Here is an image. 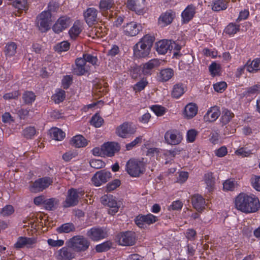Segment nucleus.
Wrapping results in <instances>:
<instances>
[{
	"mask_svg": "<svg viewBox=\"0 0 260 260\" xmlns=\"http://www.w3.org/2000/svg\"><path fill=\"white\" fill-rule=\"evenodd\" d=\"M236 208L245 213L256 212L260 207L258 199L254 196L240 193L235 199Z\"/></svg>",
	"mask_w": 260,
	"mask_h": 260,
	"instance_id": "1",
	"label": "nucleus"
},
{
	"mask_svg": "<svg viewBox=\"0 0 260 260\" xmlns=\"http://www.w3.org/2000/svg\"><path fill=\"white\" fill-rule=\"evenodd\" d=\"M154 41V37L149 35L144 36L134 46V55L137 58H143L148 56Z\"/></svg>",
	"mask_w": 260,
	"mask_h": 260,
	"instance_id": "2",
	"label": "nucleus"
},
{
	"mask_svg": "<svg viewBox=\"0 0 260 260\" xmlns=\"http://www.w3.org/2000/svg\"><path fill=\"white\" fill-rule=\"evenodd\" d=\"M66 244L74 252H84L89 248L90 242L83 236L76 235L68 240Z\"/></svg>",
	"mask_w": 260,
	"mask_h": 260,
	"instance_id": "3",
	"label": "nucleus"
},
{
	"mask_svg": "<svg viewBox=\"0 0 260 260\" xmlns=\"http://www.w3.org/2000/svg\"><path fill=\"white\" fill-rule=\"evenodd\" d=\"M126 170L130 176L138 177L144 173L145 165L142 161L131 159L126 163Z\"/></svg>",
	"mask_w": 260,
	"mask_h": 260,
	"instance_id": "4",
	"label": "nucleus"
},
{
	"mask_svg": "<svg viewBox=\"0 0 260 260\" xmlns=\"http://www.w3.org/2000/svg\"><path fill=\"white\" fill-rule=\"evenodd\" d=\"M84 191L81 189L71 188L68 190L66 200L62 203L64 208H68L77 205L79 198L83 196Z\"/></svg>",
	"mask_w": 260,
	"mask_h": 260,
	"instance_id": "5",
	"label": "nucleus"
},
{
	"mask_svg": "<svg viewBox=\"0 0 260 260\" xmlns=\"http://www.w3.org/2000/svg\"><path fill=\"white\" fill-rule=\"evenodd\" d=\"M49 7L50 6H49L48 11L42 12L37 18V26L41 31H46L50 28L51 14L50 13L51 9Z\"/></svg>",
	"mask_w": 260,
	"mask_h": 260,
	"instance_id": "6",
	"label": "nucleus"
},
{
	"mask_svg": "<svg viewBox=\"0 0 260 260\" xmlns=\"http://www.w3.org/2000/svg\"><path fill=\"white\" fill-rule=\"evenodd\" d=\"M52 183L53 179L49 177H45L38 179L30 186V190L34 192L42 191L51 185Z\"/></svg>",
	"mask_w": 260,
	"mask_h": 260,
	"instance_id": "7",
	"label": "nucleus"
},
{
	"mask_svg": "<svg viewBox=\"0 0 260 260\" xmlns=\"http://www.w3.org/2000/svg\"><path fill=\"white\" fill-rule=\"evenodd\" d=\"M90 66L85 62L83 57L77 58L75 60V66L73 68V73L77 76H82L87 73Z\"/></svg>",
	"mask_w": 260,
	"mask_h": 260,
	"instance_id": "8",
	"label": "nucleus"
},
{
	"mask_svg": "<svg viewBox=\"0 0 260 260\" xmlns=\"http://www.w3.org/2000/svg\"><path fill=\"white\" fill-rule=\"evenodd\" d=\"M87 236L92 241H98L107 237L106 230L101 228H92L86 233Z\"/></svg>",
	"mask_w": 260,
	"mask_h": 260,
	"instance_id": "9",
	"label": "nucleus"
},
{
	"mask_svg": "<svg viewBox=\"0 0 260 260\" xmlns=\"http://www.w3.org/2000/svg\"><path fill=\"white\" fill-rule=\"evenodd\" d=\"M136 132V128L128 122H124L116 128V133L120 137L125 138Z\"/></svg>",
	"mask_w": 260,
	"mask_h": 260,
	"instance_id": "10",
	"label": "nucleus"
},
{
	"mask_svg": "<svg viewBox=\"0 0 260 260\" xmlns=\"http://www.w3.org/2000/svg\"><path fill=\"white\" fill-rule=\"evenodd\" d=\"M119 244L123 246H131L135 243L134 233L131 232L121 233L117 236Z\"/></svg>",
	"mask_w": 260,
	"mask_h": 260,
	"instance_id": "11",
	"label": "nucleus"
},
{
	"mask_svg": "<svg viewBox=\"0 0 260 260\" xmlns=\"http://www.w3.org/2000/svg\"><path fill=\"white\" fill-rule=\"evenodd\" d=\"M111 173L105 170L97 172L92 178L93 184L99 186L103 183L107 182L111 178Z\"/></svg>",
	"mask_w": 260,
	"mask_h": 260,
	"instance_id": "12",
	"label": "nucleus"
},
{
	"mask_svg": "<svg viewBox=\"0 0 260 260\" xmlns=\"http://www.w3.org/2000/svg\"><path fill=\"white\" fill-rule=\"evenodd\" d=\"M157 220V217L150 213L147 215L140 214L135 219L136 224L140 228H143L145 224H153Z\"/></svg>",
	"mask_w": 260,
	"mask_h": 260,
	"instance_id": "13",
	"label": "nucleus"
},
{
	"mask_svg": "<svg viewBox=\"0 0 260 260\" xmlns=\"http://www.w3.org/2000/svg\"><path fill=\"white\" fill-rule=\"evenodd\" d=\"M166 142L170 145L179 144L182 140V137L176 129H170L167 131L165 134Z\"/></svg>",
	"mask_w": 260,
	"mask_h": 260,
	"instance_id": "14",
	"label": "nucleus"
},
{
	"mask_svg": "<svg viewBox=\"0 0 260 260\" xmlns=\"http://www.w3.org/2000/svg\"><path fill=\"white\" fill-rule=\"evenodd\" d=\"M101 201L104 205L109 207L111 209L109 210V213L112 215L118 212L119 207L117 203L113 196L105 195L101 198Z\"/></svg>",
	"mask_w": 260,
	"mask_h": 260,
	"instance_id": "15",
	"label": "nucleus"
},
{
	"mask_svg": "<svg viewBox=\"0 0 260 260\" xmlns=\"http://www.w3.org/2000/svg\"><path fill=\"white\" fill-rule=\"evenodd\" d=\"M142 26L140 24L135 22H131L123 26V30L125 35L134 37L137 35L142 30Z\"/></svg>",
	"mask_w": 260,
	"mask_h": 260,
	"instance_id": "16",
	"label": "nucleus"
},
{
	"mask_svg": "<svg viewBox=\"0 0 260 260\" xmlns=\"http://www.w3.org/2000/svg\"><path fill=\"white\" fill-rule=\"evenodd\" d=\"M72 21L70 17L67 16L60 17L53 26V30L56 33L59 34L68 28L71 24Z\"/></svg>",
	"mask_w": 260,
	"mask_h": 260,
	"instance_id": "17",
	"label": "nucleus"
},
{
	"mask_svg": "<svg viewBox=\"0 0 260 260\" xmlns=\"http://www.w3.org/2000/svg\"><path fill=\"white\" fill-rule=\"evenodd\" d=\"M120 149V146L118 143L114 142H107L103 145L104 155L108 157L114 156L116 152Z\"/></svg>",
	"mask_w": 260,
	"mask_h": 260,
	"instance_id": "18",
	"label": "nucleus"
},
{
	"mask_svg": "<svg viewBox=\"0 0 260 260\" xmlns=\"http://www.w3.org/2000/svg\"><path fill=\"white\" fill-rule=\"evenodd\" d=\"M67 246L63 247L56 252V257L57 260H72L75 257L74 251Z\"/></svg>",
	"mask_w": 260,
	"mask_h": 260,
	"instance_id": "19",
	"label": "nucleus"
},
{
	"mask_svg": "<svg viewBox=\"0 0 260 260\" xmlns=\"http://www.w3.org/2000/svg\"><path fill=\"white\" fill-rule=\"evenodd\" d=\"M37 243V240L34 238H28L26 237H19L14 247L17 249L26 247L30 248L33 247V245Z\"/></svg>",
	"mask_w": 260,
	"mask_h": 260,
	"instance_id": "20",
	"label": "nucleus"
},
{
	"mask_svg": "<svg viewBox=\"0 0 260 260\" xmlns=\"http://www.w3.org/2000/svg\"><path fill=\"white\" fill-rule=\"evenodd\" d=\"M98 10L94 8H89L84 13V19L89 25H92L97 22Z\"/></svg>",
	"mask_w": 260,
	"mask_h": 260,
	"instance_id": "21",
	"label": "nucleus"
},
{
	"mask_svg": "<svg viewBox=\"0 0 260 260\" xmlns=\"http://www.w3.org/2000/svg\"><path fill=\"white\" fill-rule=\"evenodd\" d=\"M220 111L217 106L211 107L204 116V120L206 122H213L219 116Z\"/></svg>",
	"mask_w": 260,
	"mask_h": 260,
	"instance_id": "22",
	"label": "nucleus"
},
{
	"mask_svg": "<svg viewBox=\"0 0 260 260\" xmlns=\"http://www.w3.org/2000/svg\"><path fill=\"white\" fill-rule=\"evenodd\" d=\"M175 17V14L171 11L162 13L158 20V25L161 27H165L170 24Z\"/></svg>",
	"mask_w": 260,
	"mask_h": 260,
	"instance_id": "23",
	"label": "nucleus"
},
{
	"mask_svg": "<svg viewBox=\"0 0 260 260\" xmlns=\"http://www.w3.org/2000/svg\"><path fill=\"white\" fill-rule=\"evenodd\" d=\"M172 41L171 40H161L156 43V50L161 54H166L168 51L173 49Z\"/></svg>",
	"mask_w": 260,
	"mask_h": 260,
	"instance_id": "24",
	"label": "nucleus"
},
{
	"mask_svg": "<svg viewBox=\"0 0 260 260\" xmlns=\"http://www.w3.org/2000/svg\"><path fill=\"white\" fill-rule=\"evenodd\" d=\"M160 62L157 59L150 60L143 65L142 72L144 75H151L152 70L160 66Z\"/></svg>",
	"mask_w": 260,
	"mask_h": 260,
	"instance_id": "25",
	"label": "nucleus"
},
{
	"mask_svg": "<svg viewBox=\"0 0 260 260\" xmlns=\"http://www.w3.org/2000/svg\"><path fill=\"white\" fill-rule=\"evenodd\" d=\"M193 207L199 212H201L205 208V199L200 195H194L191 198Z\"/></svg>",
	"mask_w": 260,
	"mask_h": 260,
	"instance_id": "26",
	"label": "nucleus"
},
{
	"mask_svg": "<svg viewBox=\"0 0 260 260\" xmlns=\"http://www.w3.org/2000/svg\"><path fill=\"white\" fill-rule=\"evenodd\" d=\"M196 8L192 5H189L182 13V17L184 23L189 22L194 16Z\"/></svg>",
	"mask_w": 260,
	"mask_h": 260,
	"instance_id": "27",
	"label": "nucleus"
},
{
	"mask_svg": "<svg viewBox=\"0 0 260 260\" xmlns=\"http://www.w3.org/2000/svg\"><path fill=\"white\" fill-rule=\"evenodd\" d=\"M198 112V107L195 104L190 103L187 105L184 109V114L188 119L194 117Z\"/></svg>",
	"mask_w": 260,
	"mask_h": 260,
	"instance_id": "28",
	"label": "nucleus"
},
{
	"mask_svg": "<svg viewBox=\"0 0 260 260\" xmlns=\"http://www.w3.org/2000/svg\"><path fill=\"white\" fill-rule=\"evenodd\" d=\"M234 117V114L232 112L228 109L223 108L220 120L222 125H224L229 123Z\"/></svg>",
	"mask_w": 260,
	"mask_h": 260,
	"instance_id": "29",
	"label": "nucleus"
},
{
	"mask_svg": "<svg viewBox=\"0 0 260 260\" xmlns=\"http://www.w3.org/2000/svg\"><path fill=\"white\" fill-rule=\"evenodd\" d=\"M204 180L206 184V188L209 192L212 191L215 185V178L213 176V173L210 172L205 174L204 176Z\"/></svg>",
	"mask_w": 260,
	"mask_h": 260,
	"instance_id": "30",
	"label": "nucleus"
},
{
	"mask_svg": "<svg viewBox=\"0 0 260 260\" xmlns=\"http://www.w3.org/2000/svg\"><path fill=\"white\" fill-rule=\"evenodd\" d=\"M59 203V201L56 198L46 199L44 202V207L47 210H54L56 209Z\"/></svg>",
	"mask_w": 260,
	"mask_h": 260,
	"instance_id": "31",
	"label": "nucleus"
},
{
	"mask_svg": "<svg viewBox=\"0 0 260 260\" xmlns=\"http://www.w3.org/2000/svg\"><path fill=\"white\" fill-rule=\"evenodd\" d=\"M247 71L250 73L256 72L260 70V58H257L246 63Z\"/></svg>",
	"mask_w": 260,
	"mask_h": 260,
	"instance_id": "32",
	"label": "nucleus"
},
{
	"mask_svg": "<svg viewBox=\"0 0 260 260\" xmlns=\"http://www.w3.org/2000/svg\"><path fill=\"white\" fill-rule=\"evenodd\" d=\"M87 143L86 140L81 135H77L74 137L71 141V144L77 148L84 147Z\"/></svg>",
	"mask_w": 260,
	"mask_h": 260,
	"instance_id": "33",
	"label": "nucleus"
},
{
	"mask_svg": "<svg viewBox=\"0 0 260 260\" xmlns=\"http://www.w3.org/2000/svg\"><path fill=\"white\" fill-rule=\"evenodd\" d=\"M82 30V27L81 24L77 21L75 22L73 26L70 28L69 34L71 38L73 39H75Z\"/></svg>",
	"mask_w": 260,
	"mask_h": 260,
	"instance_id": "34",
	"label": "nucleus"
},
{
	"mask_svg": "<svg viewBox=\"0 0 260 260\" xmlns=\"http://www.w3.org/2000/svg\"><path fill=\"white\" fill-rule=\"evenodd\" d=\"M49 133L50 137L55 140L61 141L65 137V133L57 127L51 128Z\"/></svg>",
	"mask_w": 260,
	"mask_h": 260,
	"instance_id": "35",
	"label": "nucleus"
},
{
	"mask_svg": "<svg viewBox=\"0 0 260 260\" xmlns=\"http://www.w3.org/2000/svg\"><path fill=\"white\" fill-rule=\"evenodd\" d=\"M184 86L183 84L179 83L176 84L172 91V96L175 98H179L185 92Z\"/></svg>",
	"mask_w": 260,
	"mask_h": 260,
	"instance_id": "36",
	"label": "nucleus"
},
{
	"mask_svg": "<svg viewBox=\"0 0 260 260\" xmlns=\"http://www.w3.org/2000/svg\"><path fill=\"white\" fill-rule=\"evenodd\" d=\"M76 228L72 223H64L56 229V231L60 234L69 233L70 232H74Z\"/></svg>",
	"mask_w": 260,
	"mask_h": 260,
	"instance_id": "37",
	"label": "nucleus"
},
{
	"mask_svg": "<svg viewBox=\"0 0 260 260\" xmlns=\"http://www.w3.org/2000/svg\"><path fill=\"white\" fill-rule=\"evenodd\" d=\"M114 5V0H101L99 8L101 12H104L113 8Z\"/></svg>",
	"mask_w": 260,
	"mask_h": 260,
	"instance_id": "38",
	"label": "nucleus"
},
{
	"mask_svg": "<svg viewBox=\"0 0 260 260\" xmlns=\"http://www.w3.org/2000/svg\"><path fill=\"white\" fill-rule=\"evenodd\" d=\"M174 75V71L171 69L161 70L159 73L160 80L166 82L169 80Z\"/></svg>",
	"mask_w": 260,
	"mask_h": 260,
	"instance_id": "39",
	"label": "nucleus"
},
{
	"mask_svg": "<svg viewBox=\"0 0 260 260\" xmlns=\"http://www.w3.org/2000/svg\"><path fill=\"white\" fill-rule=\"evenodd\" d=\"M22 98L24 103L29 105L35 101L36 96L32 91H26L23 93Z\"/></svg>",
	"mask_w": 260,
	"mask_h": 260,
	"instance_id": "40",
	"label": "nucleus"
},
{
	"mask_svg": "<svg viewBox=\"0 0 260 260\" xmlns=\"http://www.w3.org/2000/svg\"><path fill=\"white\" fill-rule=\"evenodd\" d=\"M17 45L14 42H9L6 44L5 47V52L7 56H12L15 55L16 52Z\"/></svg>",
	"mask_w": 260,
	"mask_h": 260,
	"instance_id": "41",
	"label": "nucleus"
},
{
	"mask_svg": "<svg viewBox=\"0 0 260 260\" xmlns=\"http://www.w3.org/2000/svg\"><path fill=\"white\" fill-rule=\"evenodd\" d=\"M228 2L225 0H216L212 6V10L214 11H219L227 8Z\"/></svg>",
	"mask_w": 260,
	"mask_h": 260,
	"instance_id": "42",
	"label": "nucleus"
},
{
	"mask_svg": "<svg viewBox=\"0 0 260 260\" xmlns=\"http://www.w3.org/2000/svg\"><path fill=\"white\" fill-rule=\"evenodd\" d=\"M240 30V25L234 23H230L225 28V33L229 35H234Z\"/></svg>",
	"mask_w": 260,
	"mask_h": 260,
	"instance_id": "43",
	"label": "nucleus"
},
{
	"mask_svg": "<svg viewBox=\"0 0 260 260\" xmlns=\"http://www.w3.org/2000/svg\"><path fill=\"white\" fill-rule=\"evenodd\" d=\"M70 43L67 41H63L54 46L55 51L60 53L63 51H66L70 48Z\"/></svg>",
	"mask_w": 260,
	"mask_h": 260,
	"instance_id": "44",
	"label": "nucleus"
},
{
	"mask_svg": "<svg viewBox=\"0 0 260 260\" xmlns=\"http://www.w3.org/2000/svg\"><path fill=\"white\" fill-rule=\"evenodd\" d=\"M112 243L110 241H106L95 246V250L98 252H102L108 250L111 247Z\"/></svg>",
	"mask_w": 260,
	"mask_h": 260,
	"instance_id": "45",
	"label": "nucleus"
},
{
	"mask_svg": "<svg viewBox=\"0 0 260 260\" xmlns=\"http://www.w3.org/2000/svg\"><path fill=\"white\" fill-rule=\"evenodd\" d=\"M65 99V91L63 90H60L56 94L52 96V99L56 104L62 102Z\"/></svg>",
	"mask_w": 260,
	"mask_h": 260,
	"instance_id": "46",
	"label": "nucleus"
},
{
	"mask_svg": "<svg viewBox=\"0 0 260 260\" xmlns=\"http://www.w3.org/2000/svg\"><path fill=\"white\" fill-rule=\"evenodd\" d=\"M260 93V85L255 84L246 88L245 94L250 95Z\"/></svg>",
	"mask_w": 260,
	"mask_h": 260,
	"instance_id": "47",
	"label": "nucleus"
},
{
	"mask_svg": "<svg viewBox=\"0 0 260 260\" xmlns=\"http://www.w3.org/2000/svg\"><path fill=\"white\" fill-rule=\"evenodd\" d=\"M36 128L33 126L25 128L23 131V135L27 139H31L36 134Z\"/></svg>",
	"mask_w": 260,
	"mask_h": 260,
	"instance_id": "48",
	"label": "nucleus"
},
{
	"mask_svg": "<svg viewBox=\"0 0 260 260\" xmlns=\"http://www.w3.org/2000/svg\"><path fill=\"white\" fill-rule=\"evenodd\" d=\"M90 166L95 169H100L105 166V163L100 159H93L90 161Z\"/></svg>",
	"mask_w": 260,
	"mask_h": 260,
	"instance_id": "49",
	"label": "nucleus"
},
{
	"mask_svg": "<svg viewBox=\"0 0 260 260\" xmlns=\"http://www.w3.org/2000/svg\"><path fill=\"white\" fill-rule=\"evenodd\" d=\"M90 122L95 127H100L103 123L104 119L98 114H95L92 117Z\"/></svg>",
	"mask_w": 260,
	"mask_h": 260,
	"instance_id": "50",
	"label": "nucleus"
},
{
	"mask_svg": "<svg viewBox=\"0 0 260 260\" xmlns=\"http://www.w3.org/2000/svg\"><path fill=\"white\" fill-rule=\"evenodd\" d=\"M83 58H84V60H85V62H89L92 65H95L98 62V58L96 56H94L90 54H83Z\"/></svg>",
	"mask_w": 260,
	"mask_h": 260,
	"instance_id": "51",
	"label": "nucleus"
},
{
	"mask_svg": "<svg viewBox=\"0 0 260 260\" xmlns=\"http://www.w3.org/2000/svg\"><path fill=\"white\" fill-rule=\"evenodd\" d=\"M147 84L146 79L143 78L134 85L133 89L136 92L141 91L145 88Z\"/></svg>",
	"mask_w": 260,
	"mask_h": 260,
	"instance_id": "52",
	"label": "nucleus"
},
{
	"mask_svg": "<svg viewBox=\"0 0 260 260\" xmlns=\"http://www.w3.org/2000/svg\"><path fill=\"white\" fill-rule=\"evenodd\" d=\"M236 183L230 179L226 180L223 183V188L224 190L232 191L236 186Z\"/></svg>",
	"mask_w": 260,
	"mask_h": 260,
	"instance_id": "53",
	"label": "nucleus"
},
{
	"mask_svg": "<svg viewBox=\"0 0 260 260\" xmlns=\"http://www.w3.org/2000/svg\"><path fill=\"white\" fill-rule=\"evenodd\" d=\"M209 70L211 75L215 76L220 72V65L214 62L210 65Z\"/></svg>",
	"mask_w": 260,
	"mask_h": 260,
	"instance_id": "54",
	"label": "nucleus"
},
{
	"mask_svg": "<svg viewBox=\"0 0 260 260\" xmlns=\"http://www.w3.org/2000/svg\"><path fill=\"white\" fill-rule=\"evenodd\" d=\"M227 87L226 82H220L213 85L214 90L218 92H222Z\"/></svg>",
	"mask_w": 260,
	"mask_h": 260,
	"instance_id": "55",
	"label": "nucleus"
},
{
	"mask_svg": "<svg viewBox=\"0 0 260 260\" xmlns=\"http://www.w3.org/2000/svg\"><path fill=\"white\" fill-rule=\"evenodd\" d=\"M142 137H137L133 141L126 145V150H130L138 144H141L142 142Z\"/></svg>",
	"mask_w": 260,
	"mask_h": 260,
	"instance_id": "56",
	"label": "nucleus"
},
{
	"mask_svg": "<svg viewBox=\"0 0 260 260\" xmlns=\"http://www.w3.org/2000/svg\"><path fill=\"white\" fill-rule=\"evenodd\" d=\"M151 108L158 116H162L165 112V108L161 106L153 105Z\"/></svg>",
	"mask_w": 260,
	"mask_h": 260,
	"instance_id": "57",
	"label": "nucleus"
},
{
	"mask_svg": "<svg viewBox=\"0 0 260 260\" xmlns=\"http://www.w3.org/2000/svg\"><path fill=\"white\" fill-rule=\"evenodd\" d=\"M198 135V132L194 129H189L187 133V140L189 142L194 141Z\"/></svg>",
	"mask_w": 260,
	"mask_h": 260,
	"instance_id": "58",
	"label": "nucleus"
},
{
	"mask_svg": "<svg viewBox=\"0 0 260 260\" xmlns=\"http://www.w3.org/2000/svg\"><path fill=\"white\" fill-rule=\"evenodd\" d=\"M20 92L18 90H15L11 92L5 94L3 98L5 100L16 99L20 95Z\"/></svg>",
	"mask_w": 260,
	"mask_h": 260,
	"instance_id": "59",
	"label": "nucleus"
},
{
	"mask_svg": "<svg viewBox=\"0 0 260 260\" xmlns=\"http://www.w3.org/2000/svg\"><path fill=\"white\" fill-rule=\"evenodd\" d=\"M14 6L21 10L25 9L27 7V1L26 0H15L14 2Z\"/></svg>",
	"mask_w": 260,
	"mask_h": 260,
	"instance_id": "60",
	"label": "nucleus"
},
{
	"mask_svg": "<svg viewBox=\"0 0 260 260\" xmlns=\"http://www.w3.org/2000/svg\"><path fill=\"white\" fill-rule=\"evenodd\" d=\"M120 181L119 180H114L112 182H110L107 184V190L108 191H112L116 189L117 187H118L120 185Z\"/></svg>",
	"mask_w": 260,
	"mask_h": 260,
	"instance_id": "61",
	"label": "nucleus"
},
{
	"mask_svg": "<svg viewBox=\"0 0 260 260\" xmlns=\"http://www.w3.org/2000/svg\"><path fill=\"white\" fill-rule=\"evenodd\" d=\"M252 186L257 191H260V176H255L251 179Z\"/></svg>",
	"mask_w": 260,
	"mask_h": 260,
	"instance_id": "62",
	"label": "nucleus"
},
{
	"mask_svg": "<svg viewBox=\"0 0 260 260\" xmlns=\"http://www.w3.org/2000/svg\"><path fill=\"white\" fill-rule=\"evenodd\" d=\"M48 244L52 247H60L64 244V241L62 240H54L52 239H49L47 240Z\"/></svg>",
	"mask_w": 260,
	"mask_h": 260,
	"instance_id": "63",
	"label": "nucleus"
},
{
	"mask_svg": "<svg viewBox=\"0 0 260 260\" xmlns=\"http://www.w3.org/2000/svg\"><path fill=\"white\" fill-rule=\"evenodd\" d=\"M14 211V208L11 205H7L3 208L2 214L4 216H9Z\"/></svg>",
	"mask_w": 260,
	"mask_h": 260,
	"instance_id": "64",
	"label": "nucleus"
}]
</instances>
